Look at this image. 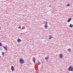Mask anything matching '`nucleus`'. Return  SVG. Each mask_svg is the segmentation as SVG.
<instances>
[{
	"label": "nucleus",
	"mask_w": 73,
	"mask_h": 73,
	"mask_svg": "<svg viewBox=\"0 0 73 73\" xmlns=\"http://www.w3.org/2000/svg\"><path fill=\"white\" fill-rule=\"evenodd\" d=\"M8 48V46H7V45H6L5 46L3 47V48L5 49V50H7V51L8 50L7 48Z\"/></svg>",
	"instance_id": "7ed1b4c3"
},
{
	"label": "nucleus",
	"mask_w": 73,
	"mask_h": 73,
	"mask_svg": "<svg viewBox=\"0 0 73 73\" xmlns=\"http://www.w3.org/2000/svg\"><path fill=\"white\" fill-rule=\"evenodd\" d=\"M67 50H68V52H70V51H71V49H70V48H69Z\"/></svg>",
	"instance_id": "f8f14e48"
},
{
	"label": "nucleus",
	"mask_w": 73,
	"mask_h": 73,
	"mask_svg": "<svg viewBox=\"0 0 73 73\" xmlns=\"http://www.w3.org/2000/svg\"><path fill=\"white\" fill-rule=\"evenodd\" d=\"M48 25H45V26H44V27L45 28H48Z\"/></svg>",
	"instance_id": "6e6552de"
},
{
	"label": "nucleus",
	"mask_w": 73,
	"mask_h": 73,
	"mask_svg": "<svg viewBox=\"0 0 73 73\" xmlns=\"http://www.w3.org/2000/svg\"><path fill=\"white\" fill-rule=\"evenodd\" d=\"M20 62L21 64H23L24 63V60L22 58L20 59Z\"/></svg>",
	"instance_id": "f257e3e1"
},
{
	"label": "nucleus",
	"mask_w": 73,
	"mask_h": 73,
	"mask_svg": "<svg viewBox=\"0 0 73 73\" xmlns=\"http://www.w3.org/2000/svg\"><path fill=\"white\" fill-rule=\"evenodd\" d=\"M19 29H21V26H20L19 28Z\"/></svg>",
	"instance_id": "f3484780"
},
{
	"label": "nucleus",
	"mask_w": 73,
	"mask_h": 73,
	"mask_svg": "<svg viewBox=\"0 0 73 73\" xmlns=\"http://www.w3.org/2000/svg\"><path fill=\"white\" fill-rule=\"evenodd\" d=\"M2 45H3V44H2V43H1L0 44V46H2Z\"/></svg>",
	"instance_id": "dca6fc26"
},
{
	"label": "nucleus",
	"mask_w": 73,
	"mask_h": 73,
	"mask_svg": "<svg viewBox=\"0 0 73 73\" xmlns=\"http://www.w3.org/2000/svg\"><path fill=\"white\" fill-rule=\"evenodd\" d=\"M40 64H41V63H40V62H38V65H40Z\"/></svg>",
	"instance_id": "2eb2a0df"
},
{
	"label": "nucleus",
	"mask_w": 73,
	"mask_h": 73,
	"mask_svg": "<svg viewBox=\"0 0 73 73\" xmlns=\"http://www.w3.org/2000/svg\"><path fill=\"white\" fill-rule=\"evenodd\" d=\"M71 21V19H69L68 20V21H67V23H69L70 21Z\"/></svg>",
	"instance_id": "0eeeda50"
},
{
	"label": "nucleus",
	"mask_w": 73,
	"mask_h": 73,
	"mask_svg": "<svg viewBox=\"0 0 73 73\" xmlns=\"http://www.w3.org/2000/svg\"><path fill=\"white\" fill-rule=\"evenodd\" d=\"M49 38H48L50 40V39H51L52 38V36H50V35H49Z\"/></svg>",
	"instance_id": "9d476101"
},
{
	"label": "nucleus",
	"mask_w": 73,
	"mask_h": 73,
	"mask_svg": "<svg viewBox=\"0 0 73 73\" xmlns=\"http://www.w3.org/2000/svg\"><path fill=\"white\" fill-rule=\"evenodd\" d=\"M0 30H1V27H0Z\"/></svg>",
	"instance_id": "aec40b11"
},
{
	"label": "nucleus",
	"mask_w": 73,
	"mask_h": 73,
	"mask_svg": "<svg viewBox=\"0 0 73 73\" xmlns=\"http://www.w3.org/2000/svg\"><path fill=\"white\" fill-rule=\"evenodd\" d=\"M37 72H38L37 71H36L35 72V73H38Z\"/></svg>",
	"instance_id": "6ab92c4d"
},
{
	"label": "nucleus",
	"mask_w": 73,
	"mask_h": 73,
	"mask_svg": "<svg viewBox=\"0 0 73 73\" xmlns=\"http://www.w3.org/2000/svg\"><path fill=\"white\" fill-rule=\"evenodd\" d=\"M33 61L35 63V62H35V61H36V59H35V58H33Z\"/></svg>",
	"instance_id": "1a4fd4ad"
},
{
	"label": "nucleus",
	"mask_w": 73,
	"mask_h": 73,
	"mask_svg": "<svg viewBox=\"0 0 73 73\" xmlns=\"http://www.w3.org/2000/svg\"><path fill=\"white\" fill-rule=\"evenodd\" d=\"M46 23H47V22H46Z\"/></svg>",
	"instance_id": "4be33fe9"
},
{
	"label": "nucleus",
	"mask_w": 73,
	"mask_h": 73,
	"mask_svg": "<svg viewBox=\"0 0 73 73\" xmlns=\"http://www.w3.org/2000/svg\"><path fill=\"white\" fill-rule=\"evenodd\" d=\"M2 54L3 56H4V52H2Z\"/></svg>",
	"instance_id": "ddd939ff"
},
{
	"label": "nucleus",
	"mask_w": 73,
	"mask_h": 73,
	"mask_svg": "<svg viewBox=\"0 0 73 73\" xmlns=\"http://www.w3.org/2000/svg\"><path fill=\"white\" fill-rule=\"evenodd\" d=\"M1 56H0V58H1Z\"/></svg>",
	"instance_id": "412c9836"
},
{
	"label": "nucleus",
	"mask_w": 73,
	"mask_h": 73,
	"mask_svg": "<svg viewBox=\"0 0 73 73\" xmlns=\"http://www.w3.org/2000/svg\"><path fill=\"white\" fill-rule=\"evenodd\" d=\"M59 56L61 58H62V54H60Z\"/></svg>",
	"instance_id": "423d86ee"
},
{
	"label": "nucleus",
	"mask_w": 73,
	"mask_h": 73,
	"mask_svg": "<svg viewBox=\"0 0 73 73\" xmlns=\"http://www.w3.org/2000/svg\"><path fill=\"white\" fill-rule=\"evenodd\" d=\"M17 40L18 42L19 43L20 42H21V41H22V40H21L20 39V38L17 39Z\"/></svg>",
	"instance_id": "20e7f679"
},
{
	"label": "nucleus",
	"mask_w": 73,
	"mask_h": 73,
	"mask_svg": "<svg viewBox=\"0 0 73 73\" xmlns=\"http://www.w3.org/2000/svg\"><path fill=\"white\" fill-rule=\"evenodd\" d=\"M73 27V25H72V24H71L70 26V28H72Z\"/></svg>",
	"instance_id": "9b49d317"
},
{
	"label": "nucleus",
	"mask_w": 73,
	"mask_h": 73,
	"mask_svg": "<svg viewBox=\"0 0 73 73\" xmlns=\"http://www.w3.org/2000/svg\"><path fill=\"white\" fill-rule=\"evenodd\" d=\"M70 4H68L67 5V6H70Z\"/></svg>",
	"instance_id": "a211bd4d"
},
{
	"label": "nucleus",
	"mask_w": 73,
	"mask_h": 73,
	"mask_svg": "<svg viewBox=\"0 0 73 73\" xmlns=\"http://www.w3.org/2000/svg\"><path fill=\"white\" fill-rule=\"evenodd\" d=\"M11 70L12 71H13V70H14V67H13V66H11Z\"/></svg>",
	"instance_id": "39448f33"
},
{
	"label": "nucleus",
	"mask_w": 73,
	"mask_h": 73,
	"mask_svg": "<svg viewBox=\"0 0 73 73\" xmlns=\"http://www.w3.org/2000/svg\"><path fill=\"white\" fill-rule=\"evenodd\" d=\"M45 60H48V57H46L45 58Z\"/></svg>",
	"instance_id": "4468645a"
},
{
	"label": "nucleus",
	"mask_w": 73,
	"mask_h": 73,
	"mask_svg": "<svg viewBox=\"0 0 73 73\" xmlns=\"http://www.w3.org/2000/svg\"><path fill=\"white\" fill-rule=\"evenodd\" d=\"M73 68L72 66H69L68 68V71H72L73 70Z\"/></svg>",
	"instance_id": "f03ea898"
}]
</instances>
